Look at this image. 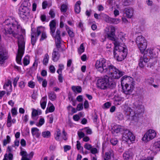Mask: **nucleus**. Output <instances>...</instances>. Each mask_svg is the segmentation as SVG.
<instances>
[{"label": "nucleus", "mask_w": 160, "mask_h": 160, "mask_svg": "<svg viewBox=\"0 0 160 160\" xmlns=\"http://www.w3.org/2000/svg\"><path fill=\"white\" fill-rule=\"evenodd\" d=\"M44 123V118H41L39 122L38 125H37L38 126H42Z\"/></svg>", "instance_id": "8fccbe9b"}, {"label": "nucleus", "mask_w": 160, "mask_h": 160, "mask_svg": "<svg viewBox=\"0 0 160 160\" xmlns=\"http://www.w3.org/2000/svg\"><path fill=\"white\" fill-rule=\"evenodd\" d=\"M8 58V52L5 49H3L0 50V64H2L5 63V60Z\"/></svg>", "instance_id": "4468645a"}, {"label": "nucleus", "mask_w": 160, "mask_h": 160, "mask_svg": "<svg viewBox=\"0 0 160 160\" xmlns=\"http://www.w3.org/2000/svg\"><path fill=\"white\" fill-rule=\"evenodd\" d=\"M61 132L60 130L58 131L57 133L55 134L54 137L55 139L56 140L58 141Z\"/></svg>", "instance_id": "ea45409f"}, {"label": "nucleus", "mask_w": 160, "mask_h": 160, "mask_svg": "<svg viewBox=\"0 0 160 160\" xmlns=\"http://www.w3.org/2000/svg\"><path fill=\"white\" fill-rule=\"evenodd\" d=\"M153 158L152 157H148L147 158L143 157L140 158L139 160H153Z\"/></svg>", "instance_id": "bf43d9fd"}, {"label": "nucleus", "mask_w": 160, "mask_h": 160, "mask_svg": "<svg viewBox=\"0 0 160 160\" xmlns=\"http://www.w3.org/2000/svg\"><path fill=\"white\" fill-rule=\"evenodd\" d=\"M133 153L130 150H128L125 152L123 154V156L124 160H129L132 158Z\"/></svg>", "instance_id": "a211bd4d"}, {"label": "nucleus", "mask_w": 160, "mask_h": 160, "mask_svg": "<svg viewBox=\"0 0 160 160\" xmlns=\"http://www.w3.org/2000/svg\"><path fill=\"white\" fill-rule=\"evenodd\" d=\"M81 2L80 1H77L74 7V10L75 12L77 13H79L81 10V8L80 7V5L81 4Z\"/></svg>", "instance_id": "5701e85b"}, {"label": "nucleus", "mask_w": 160, "mask_h": 160, "mask_svg": "<svg viewBox=\"0 0 160 160\" xmlns=\"http://www.w3.org/2000/svg\"><path fill=\"white\" fill-rule=\"evenodd\" d=\"M125 130L124 128L122 126L120 125H115L113 126L112 128V132L113 134L116 135V134H118L120 132H124Z\"/></svg>", "instance_id": "2eb2a0df"}, {"label": "nucleus", "mask_w": 160, "mask_h": 160, "mask_svg": "<svg viewBox=\"0 0 160 160\" xmlns=\"http://www.w3.org/2000/svg\"><path fill=\"white\" fill-rule=\"evenodd\" d=\"M155 131L152 129L149 130L144 134L142 138V140L147 142L153 139L156 136Z\"/></svg>", "instance_id": "9d476101"}, {"label": "nucleus", "mask_w": 160, "mask_h": 160, "mask_svg": "<svg viewBox=\"0 0 160 160\" xmlns=\"http://www.w3.org/2000/svg\"><path fill=\"white\" fill-rule=\"evenodd\" d=\"M38 115V111L35 110H33L32 113V116L33 119H35V117Z\"/></svg>", "instance_id": "58836bf2"}, {"label": "nucleus", "mask_w": 160, "mask_h": 160, "mask_svg": "<svg viewBox=\"0 0 160 160\" xmlns=\"http://www.w3.org/2000/svg\"><path fill=\"white\" fill-rule=\"evenodd\" d=\"M111 106V103L109 102H107L105 103L103 105V108H108Z\"/></svg>", "instance_id": "a18cd8bd"}, {"label": "nucleus", "mask_w": 160, "mask_h": 160, "mask_svg": "<svg viewBox=\"0 0 160 160\" xmlns=\"http://www.w3.org/2000/svg\"><path fill=\"white\" fill-rule=\"evenodd\" d=\"M49 99L52 101L55 100L56 98V94L53 92H51L48 93Z\"/></svg>", "instance_id": "b1692460"}, {"label": "nucleus", "mask_w": 160, "mask_h": 160, "mask_svg": "<svg viewBox=\"0 0 160 160\" xmlns=\"http://www.w3.org/2000/svg\"><path fill=\"white\" fill-rule=\"evenodd\" d=\"M55 110V108L53 105L52 104L51 106H50L48 108V111L47 110V109L46 111V113H47L48 112H53Z\"/></svg>", "instance_id": "c9c22d12"}, {"label": "nucleus", "mask_w": 160, "mask_h": 160, "mask_svg": "<svg viewBox=\"0 0 160 160\" xmlns=\"http://www.w3.org/2000/svg\"><path fill=\"white\" fill-rule=\"evenodd\" d=\"M30 62L29 58L28 56L27 55L25 56L23 59V63L24 66H27Z\"/></svg>", "instance_id": "c85d7f7f"}, {"label": "nucleus", "mask_w": 160, "mask_h": 160, "mask_svg": "<svg viewBox=\"0 0 160 160\" xmlns=\"http://www.w3.org/2000/svg\"><path fill=\"white\" fill-rule=\"evenodd\" d=\"M64 149V151L66 152L67 151L71 149V147L69 145H65L63 147Z\"/></svg>", "instance_id": "69168bd1"}, {"label": "nucleus", "mask_w": 160, "mask_h": 160, "mask_svg": "<svg viewBox=\"0 0 160 160\" xmlns=\"http://www.w3.org/2000/svg\"><path fill=\"white\" fill-rule=\"evenodd\" d=\"M68 9V6L66 4H63L62 5L61 7V11L62 12H66Z\"/></svg>", "instance_id": "72a5a7b5"}, {"label": "nucleus", "mask_w": 160, "mask_h": 160, "mask_svg": "<svg viewBox=\"0 0 160 160\" xmlns=\"http://www.w3.org/2000/svg\"><path fill=\"white\" fill-rule=\"evenodd\" d=\"M84 51V48L83 47V44L82 43L81 44L79 48L78 49V53L79 54H81Z\"/></svg>", "instance_id": "a19ab883"}, {"label": "nucleus", "mask_w": 160, "mask_h": 160, "mask_svg": "<svg viewBox=\"0 0 160 160\" xmlns=\"http://www.w3.org/2000/svg\"><path fill=\"white\" fill-rule=\"evenodd\" d=\"M77 100L79 102H81L83 100V97L82 95H79L76 98Z\"/></svg>", "instance_id": "774afa93"}, {"label": "nucleus", "mask_w": 160, "mask_h": 160, "mask_svg": "<svg viewBox=\"0 0 160 160\" xmlns=\"http://www.w3.org/2000/svg\"><path fill=\"white\" fill-rule=\"evenodd\" d=\"M78 135L80 138L81 139L84 137L85 134L83 132H78Z\"/></svg>", "instance_id": "0e129e2a"}, {"label": "nucleus", "mask_w": 160, "mask_h": 160, "mask_svg": "<svg viewBox=\"0 0 160 160\" xmlns=\"http://www.w3.org/2000/svg\"><path fill=\"white\" fill-rule=\"evenodd\" d=\"M150 150L156 154L157 152L160 150V141L155 142L153 146L150 147Z\"/></svg>", "instance_id": "dca6fc26"}, {"label": "nucleus", "mask_w": 160, "mask_h": 160, "mask_svg": "<svg viewBox=\"0 0 160 160\" xmlns=\"http://www.w3.org/2000/svg\"><path fill=\"white\" fill-rule=\"evenodd\" d=\"M121 85L123 86L134 84L133 78L127 76H124L121 78Z\"/></svg>", "instance_id": "ddd939ff"}, {"label": "nucleus", "mask_w": 160, "mask_h": 160, "mask_svg": "<svg viewBox=\"0 0 160 160\" xmlns=\"http://www.w3.org/2000/svg\"><path fill=\"white\" fill-rule=\"evenodd\" d=\"M48 82L46 79H44L42 82V87L43 88H46Z\"/></svg>", "instance_id": "e2e57ef3"}, {"label": "nucleus", "mask_w": 160, "mask_h": 160, "mask_svg": "<svg viewBox=\"0 0 160 160\" xmlns=\"http://www.w3.org/2000/svg\"><path fill=\"white\" fill-rule=\"evenodd\" d=\"M113 155L112 150L105 153V155L103 156V160H111V156Z\"/></svg>", "instance_id": "4be33fe9"}, {"label": "nucleus", "mask_w": 160, "mask_h": 160, "mask_svg": "<svg viewBox=\"0 0 160 160\" xmlns=\"http://www.w3.org/2000/svg\"><path fill=\"white\" fill-rule=\"evenodd\" d=\"M39 58H37V57H36L35 58V61L34 63H33L32 66H36V67H37L38 65V61L39 60Z\"/></svg>", "instance_id": "de8ad7c7"}, {"label": "nucleus", "mask_w": 160, "mask_h": 160, "mask_svg": "<svg viewBox=\"0 0 160 160\" xmlns=\"http://www.w3.org/2000/svg\"><path fill=\"white\" fill-rule=\"evenodd\" d=\"M31 133L32 136L38 138L41 134L39 129L37 128H32L31 129Z\"/></svg>", "instance_id": "412c9836"}, {"label": "nucleus", "mask_w": 160, "mask_h": 160, "mask_svg": "<svg viewBox=\"0 0 160 160\" xmlns=\"http://www.w3.org/2000/svg\"><path fill=\"white\" fill-rule=\"evenodd\" d=\"M146 54L153 58L157 57L158 52L155 50L152 49H148L146 50Z\"/></svg>", "instance_id": "aec40b11"}, {"label": "nucleus", "mask_w": 160, "mask_h": 160, "mask_svg": "<svg viewBox=\"0 0 160 160\" xmlns=\"http://www.w3.org/2000/svg\"><path fill=\"white\" fill-rule=\"evenodd\" d=\"M65 27L69 36L71 37H73L74 36V34L72 31L70 29L67 25H66Z\"/></svg>", "instance_id": "a878e982"}, {"label": "nucleus", "mask_w": 160, "mask_h": 160, "mask_svg": "<svg viewBox=\"0 0 160 160\" xmlns=\"http://www.w3.org/2000/svg\"><path fill=\"white\" fill-rule=\"evenodd\" d=\"M42 135L43 138H48L51 136V133L48 131H45L42 132Z\"/></svg>", "instance_id": "bb28decb"}, {"label": "nucleus", "mask_w": 160, "mask_h": 160, "mask_svg": "<svg viewBox=\"0 0 160 160\" xmlns=\"http://www.w3.org/2000/svg\"><path fill=\"white\" fill-rule=\"evenodd\" d=\"M72 89L74 92H77L78 93H80L82 91L81 87L79 86H72Z\"/></svg>", "instance_id": "393cba45"}, {"label": "nucleus", "mask_w": 160, "mask_h": 160, "mask_svg": "<svg viewBox=\"0 0 160 160\" xmlns=\"http://www.w3.org/2000/svg\"><path fill=\"white\" fill-rule=\"evenodd\" d=\"M140 103V101H136L133 103L132 108L128 107L125 110V115L129 116L131 121H138V115L143 112V107Z\"/></svg>", "instance_id": "20e7f679"}, {"label": "nucleus", "mask_w": 160, "mask_h": 160, "mask_svg": "<svg viewBox=\"0 0 160 160\" xmlns=\"http://www.w3.org/2000/svg\"><path fill=\"white\" fill-rule=\"evenodd\" d=\"M56 23L55 20H52L50 22L49 26L50 29V33L52 36L56 39L55 44L57 48L58 49L61 47V31L60 29H58L55 33L56 29Z\"/></svg>", "instance_id": "39448f33"}, {"label": "nucleus", "mask_w": 160, "mask_h": 160, "mask_svg": "<svg viewBox=\"0 0 160 160\" xmlns=\"http://www.w3.org/2000/svg\"><path fill=\"white\" fill-rule=\"evenodd\" d=\"M49 58V56L48 54H45L43 61V63L44 65H46L47 64L48 62Z\"/></svg>", "instance_id": "c756f323"}, {"label": "nucleus", "mask_w": 160, "mask_h": 160, "mask_svg": "<svg viewBox=\"0 0 160 160\" xmlns=\"http://www.w3.org/2000/svg\"><path fill=\"white\" fill-rule=\"evenodd\" d=\"M11 139L10 137L8 135L7 136V139L3 140V145L6 146L8 143H9L10 142Z\"/></svg>", "instance_id": "473e14b6"}, {"label": "nucleus", "mask_w": 160, "mask_h": 160, "mask_svg": "<svg viewBox=\"0 0 160 160\" xmlns=\"http://www.w3.org/2000/svg\"><path fill=\"white\" fill-rule=\"evenodd\" d=\"M58 80L59 82L62 83L63 82V77L62 74H59L58 76Z\"/></svg>", "instance_id": "052dcab7"}, {"label": "nucleus", "mask_w": 160, "mask_h": 160, "mask_svg": "<svg viewBox=\"0 0 160 160\" xmlns=\"http://www.w3.org/2000/svg\"><path fill=\"white\" fill-rule=\"evenodd\" d=\"M95 67L97 71L102 73H106L110 75L104 76L103 78L97 80V87L99 89L105 90L108 88H113L116 86L113 79H118L124 74V72L117 69L110 62L104 58H101L96 62Z\"/></svg>", "instance_id": "f257e3e1"}, {"label": "nucleus", "mask_w": 160, "mask_h": 160, "mask_svg": "<svg viewBox=\"0 0 160 160\" xmlns=\"http://www.w3.org/2000/svg\"><path fill=\"white\" fill-rule=\"evenodd\" d=\"M120 20L119 19L112 18H111V19H110V21L109 23L114 24H117L119 22Z\"/></svg>", "instance_id": "7c9ffc66"}, {"label": "nucleus", "mask_w": 160, "mask_h": 160, "mask_svg": "<svg viewBox=\"0 0 160 160\" xmlns=\"http://www.w3.org/2000/svg\"><path fill=\"white\" fill-rule=\"evenodd\" d=\"M117 117L118 120H122L123 118V115L120 113H118L117 115Z\"/></svg>", "instance_id": "6e6d98bb"}, {"label": "nucleus", "mask_w": 160, "mask_h": 160, "mask_svg": "<svg viewBox=\"0 0 160 160\" xmlns=\"http://www.w3.org/2000/svg\"><path fill=\"white\" fill-rule=\"evenodd\" d=\"M58 69L59 70H60V71L61 72V73H62V71L64 69V65L62 64H60L58 65Z\"/></svg>", "instance_id": "4d7b16f0"}, {"label": "nucleus", "mask_w": 160, "mask_h": 160, "mask_svg": "<svg viewBox=\"0 0 160 160\" xmlns=\"http://www.w3.org/2000/svg\"><path fill=\"white\" fill-rule=\"evenodd\" d=\"M103 17H104V20L106 22L109 23H110L111 18L106 14L103 15Z\"/></svg>", "instance_id": "79ce46f5"}, {"label": "nucleus", "mask_w": 160, "mask_h": 160, "mask_svg": "<svg viewBox=\"0 0 160 160\" xmlns=\"http://www.w3.org/2000/svg\"><path fill=\"white\" fill-rule=\"evenodd\" d=\"M2 26L3 36L6 39L12 36L18 38V49L16 60L17 63L22 64L21 59L25 50V41L23 35L25 33V30L22 28L18 22L14 18L5 20Z\"/></svg>", "instance_id": "f03ea898"}, {"label": "nucleus", "mask_w": 160, "mask_h": 160, "mask_svg": "<svg viewBox=\"0 0 160 160\" xmlns=\"http://www.w3.org/2000/svg\"><path fill=\"white\" fill-rule=\"evenodd\" d=\"M134 10L131 8H127L124 9L125 16L128 18H131L133 15Z\"/></svg>", "instance_id": "f3484780"}, {"label": "nucleus", "mask_w": 160, "mask_h": 160, "mask_svg": "<svg viewBox=\"0 0 160 160\" xmlns=\"http://www.w3.org/2000/svg\"><path fill=\"white\" fill-rule=\"evenodd\" d=\"M107 33L108 38L113 41L114 45L113 55L114 58L118 61H121L124 59L127 55V50L125 48L120 46L119 39L116 38L115 34V28L111 26L108 28Z\"/></svg>", "instance_id": "7ed1b4c3"}, {"label": "nucleus", "mask_w": 160, "mask_h": 160, "mask_svg": "<svg viewBox=\"0 0 160 160\" xmlns=\"http://www.w3.org/2000/svg\"><path fill=\"white\" fill-rule=\"evenodd\" d=\"M19 79V77L18 76L16 77L15 78H14L13 80V86L14 87H16L17 85V83Z\"/></svg>", "instance_id": "13d9d810"}, {"label": "nucleus", "mask_w": 160, "mask_h": 160, "mask_svg": "<svg viewBox=\"0 0 160 160\" xmlns=\"http://www.w3.org/2000/svg\"><path fill=\"white\" fill-rule=\"evenodd\" d=\"M123 92L126 95V98L128 99L129 95L132 93L134 88V85H122Z\"/></svg>", "instance_id": "9b49d317"}, {"label": "nucleus", "mask_w": 160, "mask_h": 160, "mask_svg": "<svg viewBox=\"0 0 160 160\" xmlns=\"http://www.w3.org/2000/svg\"><path fill=\"white\" fill-rule=\"evenodd\" d=\"M136 42L141 53H143L147 45L146 40L142 35H140L136 38Z\"/></svg>", "instance_id": "6e6552de"}, {"label": "nucleus", "mask_w": 160, "mask_h": 160, "mask_svg": "<svg viewBox=\"0 0 160 160\" xmlns=\"http://www.w3.org/2000/svg\"><path fill=\"white\" fill-rule=\"evenodd\" d=\"M77 148L78 150H80L81 149H83V147L81 146L80 143L78 141L77 142Z\"/></svg>", "instance_id": "603ef678"}, {"label": "nucleus", "mask_w": 160, "mask_h": 160, "mask_svg": "<svg viewBox=\"0 0 160 160\" xmlns=\"http://www.w3.org/2000/svg\"><path fill=\"white\" fill-rule=\"evenodd\" d=\"M84 148L88 150H90L92 148V146L91 145L86 143L84 145Z\"/></svg>", "instance_id": "49530a36"}, {"label": "nucleus", "mask_w": 160, "mask_h": 160, "mask_svg": "<svg viewBox=\"0 0 160 160\" xmlns=\"http://www.w3.org/2000/svg\"><path fill=\"white\" fill-rule=\"evenodd\" d=\"M41 20L42 22H48V21H46V17L44 14L42 15L40 17Z\"/></svg>", "instance_id": "3c124183"}, {"label": "nucleus", "mask_w": 160, "mask_h": 160, "mask_svg": "<svg viewBox=\"0 0 160 160\" xmlns=\"http://www.w3.org/2000/svg\"><path fill=\"white\" fill-rule=\"evenodd\" d=\"M49 14L50 16V17L51 18H54L55 16V14L53 10H50L49 12Z\"/></svg>", "instance_id": "c03bdc74"}, {"label": "nucleus", "mask_w": 160, "mask_h": 160, "mask_svg": "<svg viewBox=\"0 0 160 160\" xmlns=\"http://www.w3.org/2000/svg\"><path fill=\"white\" fill-rule=\"evenodd\" d=\"M42 30V27L40 26L37 28L36 32H33L31 33V43L33 45L35 44L38 38L41 34Z\"/></svg>", "instance_id": "f8f14e48"}, {"label": "nucleus", "mask_w": 160, "mask_h": 160, "mask_svg": "<svg viewBox=\"0 0 160 160\" xmlns=\"http://www.w3.org/2000/svg\"><path fill=\"white\" fill-rule=\"evenodd\" d=\"M11 112L12 114V116L13 117L16 116L18 114L17 110L15 108H12L11 109Z\"/></svg>", "instance_id": "4c0bfd02"}, {"label": "nucleus", "mask_w": 160, "mask_h": 160, "mask_svg": "<svg viewBox=\"0 0 160 160\" xmlns=\"http://www.w3.org/2000/svg\"><path fill=\"white\" fill-rule=\"evenodd\" d=\"M110 142L113 145H115L117 144L118 141L116 138H112L111 139Z\"/></svg>", "instance_id": "37998d69"}, {"label": "nucleus", "mask_w": 160, "mask_h": 160, "mask_svg": "<svg viewBox=\"0 0 160 160\" xmlns=\"http://www.w3.org/2000/svg\"><path fill=\"white\" fill-rule=\"evenodd\" d=\"M132 1V0H122V4L124 6H128L131 4Z\"/></svg>", "instance_id": "2f4dec72"}, {"label": "nucleus", "mask_w": 160, "mask_h": 160, "mask_svg": "<svg viewBox=\"0 0 160 160\" xmlns=\"http://www.w3.org/2000/svg\"><path fill=\"white\" fill-rule=\"evenodd\" d=\"M20 155L22 156V157H27V152L24 151H22L20 152Z\"/></svg>", "instance_id": "5fc2aeb1"}, {"label": "nucleus", "mask_w": 160, "mask_h": 160, "mask_svg": "<svg viewBox=\"0 0 160 160\" xmlns=\"http://www.w3.org/2000/svg\"><path fill=\"white\" fill-rule=\"evenodd\" d=\"M23 5L20 6L18 9V14L20 17L23 20L29 18L30 16V10L27 7L28 2L25 1L23 2Z\"/></svg>", "instance_id": "0eeeda50"}, {"label": "nucleus", "mask_w": 160, "mask_h": 160, "mask_svg": "<svg viewBox=\"0 0 160 160\" xmlns=\"http://www.w3.org/2000/svg\"><path fill=\"white\" fill-rule=\"evenodd\" d=\"M157 63L156 59H149L145 54L140 57L138 60V66L140 68L143 69L147 64L148 67L151 68Z\"/></svg>", "instance_id": "423d86ee"}, {"label": "nucleus", "mask_w": 160, "mask_h": 160, "mask_svg": "<svg viewBox=\"0 0 160 160\" xmlns=\"http://www.w3.org/2000/svg\"><path fill=\"white\" fill-rule=\"evenodd\" d=\"M73 120L76 121H78L80 119V117L78 114L74 115L73 117Z\"/></svg>", "instance_id": "338daca9"}, {"label": "nucleus", "mask_w": 160, "mask_h": 160, "mask_svg": "<svg viewBox=\"0 0 160 160\" xmlns=\"http://www.w3.org/2000/svg\"><path fill=\"white\" fill-rule=\"evenodd\" d=\"M122 139L123 141L128 142L130 140V141H134L135 137L132 133L129 130L127 129H125L124 132H122Z\"/></svg>", "instance_id": "1a4fd4ad"}, {"label": "nucleus", "mask_w": 160, "mask_h": 160, "mask_svg": "<svg viewBox=\"0 0 160 160\" xmlns=\"http://www.w3.org/2000/svg\"><path fill=\"white\" fill-rule=\"evenodd\" d=\"M49 70L51 72L54 73L55 71V68L53 66L51 65L50 66Z\"/></svg>", "instance_id": "680f3d73"}, {"label": "nucleus", "mask_w": 160, "mask_h": 160, "mask_svg": "<svg viewBox=\"0 0 160 160\" xmlns=\"http://www.w3.org/2000/svg\"><path fill=\"white\" fill-rule=\"evenodd\" d=\"M59 50L55 48L52 54V59L54 62H57L59 58L60 55L58 52Z\"/></svg>", "instance_id": "6ab92c4d"}, {"label": "nucleus", "mask_w": 160, "mask_h": 160, "mask_svg": "<svg viewBox=\"0 0 160 160\" xmlns=\"http://www.w3.org/2000/svg\"><path fill=\"white\" fill-rule=\"evenodd\" d=\"M11 82L10 80H8L7 82L5 84L4 86V88L5 89H7L6 88L7 87H8L9 86H11Z\"/></svg>", "instance_id": "864d4df0"}, {"label": "nucleus", "mask_w": 160, "mask_h": 160, "mask_svg": "<svg viewBox=\"0 0 160 160\" xmlns=\"http://www.w3.org/2000/svg\"><path fill=\"white\" fill-rule=\"evenodd\" d=\"M42 28H43V30L41 32V33H42V35H41V38L40 39V41H43L44 39H45L47 38V36L46 35V32H43V31L44 30V29H43L44 28L43 27H42Z\"/></svg>", "instance_id": "f704fd0d"}, {"label": "nucleus", "mask_w": 160, "mask_h": 160, "mask_svg": "<svg viewBox=\"0 0 160 160\" xmlns=\"http://www.w3.org/2000/svg\"><path fill=\"white\" fill-rule=\"evenodd\" d=\"M83 108L82 104L79 103L77 105V110L79 111L82 110Z\"/></svg>", "instance_id": "09e8293b"}, {"label": "nucleus", "mask_w": 160, "mask_h": 160, "mask_svg": "<svg viewBox=\"0 0 160 160\" xmlns=\"http://www.w3.org/2000/svg\"><path fill=\"white\" fill-rule=\"evenodd\" d=\"M145 82L148 84L151 85L154 82V79L151 77L145 79Z\"/></svg>", "instance_id": "cd10ccee"}, {"label": "nucleus", "mask_w": 160, "mask_h": 160, "mask_svg": "<svg viewBox=\"0 0 160 160\" xmlns=\"http://www.w3.org/2000/svg\"><path fill=\"white\" fill-rule=\"evenodd\" d=\"M35 82L32 81H30L28 83V86L32 88H33L35 87Z\"/></svg>", "instance_id": "e433bc0d"}]
</instances>
